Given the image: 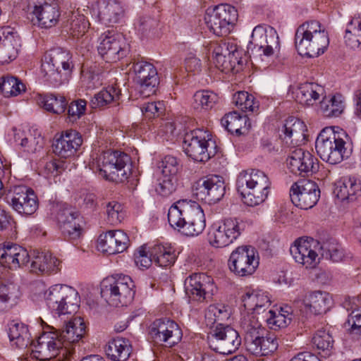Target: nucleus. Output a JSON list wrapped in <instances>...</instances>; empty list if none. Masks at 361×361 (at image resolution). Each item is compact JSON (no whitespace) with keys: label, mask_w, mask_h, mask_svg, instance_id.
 <instances>
[{"label":"nucleus","mask_w":361,"mask_h":361,"mask_svg":"<svg viewBox=\"0 0 361 361\" xmlns=\"http://www.w3.org/2000/svg\"><path fill=\"white\" fill-rule=\"evenodd\" d=\"M313 345L319 350L322 356L330 355L333 348L334 340L329 332L324 330L318 331L312 338Z\"/></svg>","instance_id":"obj_55"},{"label":"nucleus","mask_w":361,"mask_h":361,"mask_svg":"<svg viewBox=\"0 0 361 361\" xmlns=\"http://www.w3.org/2000/svg\"><path fill=\"white\" fill-rule=\"evenodd\" d=\"M324 247L326 257L333 262H338L337 240L327 239L322 245L320 242L312 237L302 236L294 240L290 247V253L294 261L305 269H314L320 262L319 253Z\"/></svg>","instance_id":"obj_2"},{"label":"nucleus","mask_w":361,"mask_h":361,"mask_svg":"<svg viewBox=\"0 0 361 361\" xmlns=\"http://www.w3.org/2000/svg\"><path fill=\"white\" fill-rule=\"evenodd\" d=\"M29 261L27 250L18 245H7L0 248V264L5 267L16 270L27 265Z\"/></svg>","instance_id":"obj_29"},{"label":"nucleus","mask_w":361,"mask_h":361,"mask_svg":"<svg viewBox=\"0 0 361 361\" xmlns=\"http://www.w3.org/2000/svg\"><path fill=\"white\" fill-rule=\"evenodd\" d=\"M226 185L224 178L216 175L204 176L197 180L192 187L193 195L198 200L209 204L220 201L224 196Z\"/></svg>","instance_id":"obj_17"},{"label":"nucleus","mask_w":361,"mask_h":361,"mask_svg":"<svg viewBox=\"0 0 361 361\" xmlns=\"http://www.w3.org/2000/svg\"><path fill=\"white\" fill-rule=\"evenodd\" d=\"M295 44L300 55L314 58L324 52L329 39L325 28L319 21L310 20L298 27Z\"/></svg>","instance_id":"obj_3"},{"label":"nucleus","mask_w":361,"mask_h":361,"mask_svg":"<svg viewBox=\"0 0 361 361\" xmlns=\"http://www.w3.org/2000/svg\"><path fill=\"white\" fill-rule=\"evenodd\" d=\"M283 132L286 137L291 138V142L299 144L305 140L307 127L303 121L295 117L288 118L284 124Z\"/></svg>","instance_id":"obj_49"},{"label":"nucleus","mask_w":361,"mask_h":361,"mask_svg":"<svg viewBox=\"0 0 361 361\" xmlns=\"http://www.w3.org/2000/svg\"><path fill=\"white\" fill-rule=\"evenodd\" d=\"M85 324L80 317H76L66 323L65 328L58 331L59 338L63 341V346L68 350L69 356L73 353V345L78 342L83 336Z\"/></svg>","instance_id":"obj_32"},{"label":"nucleus","mask_w":361,"mask_h":361,"mask_svg":"<svg viewBox=\"0 0 361 361\" xmlns=\"http://www.w3.org/2000/svg\"><path fill=\"white\" fill-rule=\"evenodd\" d=\"M20 298L18 288L8 279L0 277V311L16 305Z\"/></svg>","instance_id":"obj_41"},{"label":"nucleus","mask_w":361,"mask_h":361,"mask_svg":"<svg viewBox=\"0 0 361 361\" xmlns=\"http://www.w3.org/2000/svg\"><path fill=\"white\" fill-rule=\"evenodd\" d=\"M61 262L49 252H40L35 255L31 263L32 272L35 274H53L60 269Z\"/></svg>","instance_id":"obj_39"},{"label":"nucleus","mask_w":361,"mask_h":361,"mask_svg":"<svg viewBox=\"0 0 361 361\" xmlns=\"http://www.w3.org/2000/svg\"><path fill=\"white\" fill-rule=\"evenodd\" d=\"M135 263L137 267L140 269H147L151 265L153 260V257L150 255L148 256L146 247L142 245L140 247L134 254Z\"/></svg>","instance_id":"obj_63"},{"label":"nucleus","mask_w":361,"mask_h":361,"mask_svg":"<svg viewBox=\"0 0 361 361\" xmlns=\"http://www.w3.org/2000/svg\"><path fill=\"white\" fill-rule=\"evenodd\" d=\"M270 185L249 187L245 190H238L242 196L244 203L255 207L264 202L268 197Z\"/></svg>","instance_id":"obj_50"},{"label":"nucleus","mask_w":361,"mask_h":361,"mask_svg":"<svg viewBox=\"0 0 361 361\" xmlns=\"http://www.w3.org/2000/svg\"><path fill=\"white\" fill-rule=\"evenodd\" d=\"M130 157L121 151L108 150L90 164L91 169L105 180L123 182L128 177Z\"/></svg>","instance_id":"obj_6"},{"label":"nucleus","mask_w":361,"mask_h":361,"mask_svg":"<svg viewBox=\"0 0 361 361\" xmlns=\"http://www.w3.org/2000/svg\"><path fill=\"white\" fill-rule=\"evenodd\" d=\"M233 101L238 108L245 112H254L259 106L255 97L245 91L236 92L233 97Z\"/></svg>","instance_id":"obj_56"},{"label":"nucleus","mask_w":361,"mask_h":361,"mask_svg":"<svg viewBox=\"0 0 361 361\" xmlns=\"http://www.w3.org/2000/svg\"><path fill=\"white\" fill-rule=\"evenodd\" d=\"M324 89L315 82L301 84L298 90L296 97L298 102L305 106H313L324 98Z\"/></svg>","instance_id":"obj_38"},{"label":"nucleus","mask_w":361,"mask_h":361,"mask_svg":"<svg viewBox=\"0 0 361 361\" xmlns=\"http://www.w3.org/2000/svg\"><path fill=\"white\" fill-rule=\"evenodd\" d=\"M7 204L17 213L30 216L38 209V199L34 191L25 185L11 188L5 197Z\"/></svg>","instance_id":"obj_15"},{"label":"nucleus","mask_w":361,"mask_h":361,"mask_svg":"<svg viewBox=\"0 0 361 361\" xmlns=\"http://www.w3.org/2000/svg\"><path fill=\"white\" fill-rule=\"evenodd\" d=\"M245 308L256 314L264 312L271 305L267 293L262 290H248L242 296Z\"/></svg>","instance_id":"obj_35"},{"label":"nucleus","mask_w":361,"mask_h":361,"mask_svg":"<svg viewBox=\"0 0 361 361\" xmlns=\"http://www.w3.org/2000/svg\"><path fill=\"white\" fill-rule=\"evenodd\" d=\"M353 151L351 138L343 129H340V155L342 160L350 158Z\"/></svg>","instance_id":"obj_62"},{"label":"nucleus","mask_w":361,"mask_h":361,"mask_svg":"<svg viewBox=\"0 0 361 361\" xmlns=\"http://www.w3.org/2000/svg\"><path fill=\"white\" fill-rule=\"evenodd\" d=\"M305 307L314 314L326 312L331 305V298L329 293L314 291L310 293L305 299Z\"/></svg>","instance_id":"obj_44"},{"label":"nucleus","mask_w":361,"mask_h":361,"mask_svg":"<svg viewBox=\"0 0 361 361\" xmlns=\"http://www.w3.org/2000/svg\"><path fill=\"white\" fill-rule=\"evenodd\" d=\"M121 4L114 0L97 1V16L106 25L116 23L123 16Z\"/></svg>","instance_id":"obj_33"},{"label":"nucleus","mask_w":361,"mask_h":361,"mask_svg":"<svg viewBox=\"0 0 361 361\" xmlns=\"http://www.w3.org/2000/svg\"><path fill=\"white\" fill-rule=\"evenodd\" d=\"M44 331L36 341L32 342V354L38 361H68L69 351L63 346L59 338L58 330Z\"/></svg>","instance_id":"obj_8"},{"label":"nucleus","mask_w":361,"mask_h":361,"mask_svg":"<svg viewBox=\"0 0 361 361\" xmlns=\"http://www.w3.org/2000/svg\"><path fill=\"white\" fill-rule=\"evenodd\" d=\"M207 27L217 36H226L238 20L236 8L229 4H220L207 12L204 17Z\"/></svg>","instance_id":"obj_13"},{"label":"nucleus","mask_w":361,"mask_h":361,"mask_svg":"<svg viewBox=\"0 0 361 361\" xmlns=\"http://www.w3.org/2000/svg\"><path fill=\"white\" fill-rule=\"evenodd\" d=\"M186 294L193 300L202 302L212 298L215 286L211 277L204 274H194L185 281Z\"/></svg>","instance_id":"obj_22"},{"label":"nucleus","mask_w":361,"mask_h":361,"mask_svg":"<svg viewBox=\"0 0 361 361\" xmlns=\"http://www.w3.org/2000/svg\"><path fill=\"white\" fill-rule=\"evenodd\" d=\"M73 68L71 53L59 47L47 51L42 61L43 76L47 82L54 86H59L68 82Z\"/></svg>","instance_id":"obj_5"},{"label":"nucleus","mask_w":361,"mask_h":361,"mask_svg":"<svg viewBox=\"0 0 361 361\" xmlns=\"http://www.w3.org/2000/svg\"><path fill=\"white\" fill-rule=\"evenodd\" d=\"M322 111L324 116L333 117L337 116L338 111V104L337 103L336 97L334 95L329 99L324 96L320 101Z\"/></svg>","instance_id":"obj_64"},{"label":"nucleus","mask_w":361,"mask_h":361,"mask_svg":"<svg viewBox=\"0 0 361 361\" xmlns=\"http://www.w3.org/2000/svg\"><path fill=\"white\" fill-rule=\"evenodd\" d=\"M149 334L154 343L168 347L179 343L183 336L178 325L169 319L155 320L149 327Z\"/></svg>","instance_id":"obj_20"},{"label":"nucleus","mask_w":361,"mask_h":361,"mask_svg":"<svg viewBox=\"0 0 361 361\" xmlns=\"http://www.w3.org/2000/svg\"><path fill=\"white\" fill-rule=\"evenodd\" d=\"M271 185L267 175L256 169H250L240 173L236 180L237 190H245L249 187Z\"/></svg>","instance_id":"obj_36"},{"label":"nucleus","mask_w":361,"mask_h":361,"mask_svg":"<svg viewBox=\"0 0 361 361\" xmlns=\"http://www.w3.org/2000/svg\"><path fill=\"white\" fill-rule=\"evenodd\" d=\"M90 25L89 20L84 15L73 12L64 25V29L73 37L79 38L85 35Z\"/></svg>","instance_id":"obj_48"},{"label":"nucleus","mask_w":361,"mask_h":361,"mask_svg":"<svg viewBox=\"0 0 361 361\" xmlns=\"http://www.w3.org/2000/svg\"><path fill=\"white\" fill-rule=\"evenodd\" d=\"M221 123L228 132L238 135L247 133L250 128L248 118L246 116H240L236 111L226 114L221 118Z\"/></svg>","instance_id":"obj_42"},{"label":"nucleus","mask_w":361,"mask_h":361,"mask_svg":"<svg viewBox=\"0 0 361 361\" xmlns=\"http://www.w3.org/2000/svg\"><path fill=\"white\" fill-rule=\"evenodd\" d=\"M154 262L161 267H169L176 261L175 250L169 244H156L151 248Z\"/></svg>","instance_id":"obj_45"},{"label":"nucleus","mask_w":361,"mask_h":361,"mask_svg":"<svg viewBox=\"0 0 361 361\" xmlns=\"http://www.w3.org/2000/svg\"><path fill=\"white\" fill-rule=\"evenodd\" d=\"M22 8L28 18H36L41 27L50 28L59 20L60 12L54 0H23Z\"/></svg>","instance_id":"obj_9"},{"label":"nucleus","mask_w":361,"mask_h":361,"mask_svg":"<svg viewBox=\"0 0 361 361\" xmlns=\"http://www.w3.org/2000/svg\"><path fill=\"white\" fill-rule=\"evenodd\" d=\"M320 197V190L317 184L310 180H302L295 183L290 190L291 202L302 209L312 208Z\"/></svg>","instance_id":"obj_21"},{"label":"nucleus","mask_w":361,"mask_h":361,"mask_svg":"<svg viewBox=\"0 0 361 361\" xmlns=\"http://www.w3.org/2000/svg\"><path fill=\"white\" fill-rule=\"evenodd\" d=\"M128 241V237L123 231L111 230L99 235L97 248L103 253L116 255L127 248Z\"/></svg>","instance_id":"obj_27"},{"label":"nucleus","mask_w":361,"mask_h":361,"mask_svg":"<svg viewBox=\"0 0 361 361\" xmlns=\"http://www.w3.org/2000/svg\"><path fill=\"white\" fill-rule=\"evenodd\" d=\"M101 295L112 306H125L131 302L135 291L134 283L127 275L116 274L104 279L101 285Z\"/></svg>","instance_id":"obj_7"},{"label":"nucleus","mask_w":361,"mask_h":361,"mask_svg":"<svg viewBox=\"0 0 361 361\" xmlns=\"http://www.w3.org/2000/svg\"><path fill=\"white\" fill-rule=\"evenodd\" d=\"M120 90L114 86H109L96 94L91 100L92 108L103 107L119 98Z\"/></svg>","instance_id":"obj_54"},{"label":"nucleus","mask_w":361,"mask_h":361,"mask_svg":"<svg viewBox=\"0 0 361 361\" xmlns=\"http://www.w3.org/2000/svg\"><path fill=\"white\" fill-rule=\"evenodd\" d=\"M287 166L293 174L305 177L317 171L319 161L309 151L296 148L287 159Z\"/></svg>","instance_id":"obj_23"},{"label":"nucleus","mask_w":361,"mask_h":361,"mask_svg":"<svg viewBox=\"0 0 361 361\" xmlns=\"http://www.w3.org/2000/svg\"><path fill=\"white\" fill-rule=\"evenodd\" d=\"M87 103L83 99H78L71 102L68 107L69 121L75 122L85 114Z\"/></svg>","instance_id":"obj_61"},{"label":"nucleus","mask_w":361,"mask_h":361,"mask_svg":"<svg viewBox=\"0 0 361 361\" xmlns=\"http://www.w3.org/2000/svg\"><path fill=\"white\" fill-rule=\"evenodd\" d=\"M20 39L16 32L6 27L0 30V63H9L18 54Z\"/></svg>","instance_id":"obj_31"},{"label":"nucleus","mask_w":361,"mask_h":361,"mask_svg":"<svg viewBox=\"0 0 361 361\" xmlns=\"http://www.w3.org/2000/svg\"><path fill=\"white\" fill-rule=\"evenodd\" d=\"M176 180L177 178H171V177L161 175L157 179V192L163 197L169 196L175 191Z\"/></svg>","instance_id":"obj_60"},{"label":"nucleus","mask_w":361,"mask_h":361,"mask_svg":"<svg viewBox=\"0 0 361 361\" xmlns=\"http://www.w3.org/2000/svg\"><path fill=\"white\" fill-rule=\"evenodd\" d=\"M56 218L63 233L71 239H78L82 234V228L79 224L78 213L66 204H56Z\"/></svg>","instance_id":"obj_26"},{"label":"nucleus","mask_w":361,"mask_h":361,"mask_svg":"<svg viewBox=\"0 0 361 361\" xmlns=\"http://www.w3.org/2000/svg\"><path fill=\"white\" fill-rule=\"evenodd\" d=\"M259 264L257 252L250 245L238 246L233 250L228 260L230 271L238 277L252 275Z\"/></svg>","instance_id":"obj_11"},{"label":"nucleus","mask_w":361,"mask_h":361,"mask_svg":"<svg viewBox=\"0 0 361 361\" xmlns=\"http://www.w3.org/2000/svg\"><path fill=\"white\" fill-rule=\"evenodd\" d=\"M161 175L165 176V177H171V178H176L180 166L175 157L166 156L161 161Z\"/></svg>","instance_id":"obj_59"},{"label":"nucleus","mask_w":361,"mask_h":361,"mask_svg":"<svg viewBox=\"0 0 361 361\" xmlns=\"http://www.w3.org/2000/svg\"><path fill=\"white\" fill-rule=\"evenodd\" d=\"M201 130H192L184 137L183 147L185 154L200 162L208 161L216 153L215 142Z\"/></svg>","instance_id":"obj_10"},{"label":"nucleus","mask_w":361,"mask_h":361,"mask_svg":"<svg viewBox=\"0 0 361 361\" xmlns=\"http://www.w3.org/2000/svg\"><path fill=\"white\" fill-rule=\"evenodd\" d=\"M132 350L130 341L123 337L114 338L105 347L106 355L112 361L128 360Z\"/></svg>","instance_id":"obj_37"},{"label":"nucleus","mask_w":361,"mask_h":361,"mask_svg":"<svg viewBox=\"0 0 361 361\" xmlns=\"http://www.w3.org/2000/svg\"><path fill=\"white\" fill-rule=\"evenodd\" d=\"M208 343L216 353L228 355L238 349L241 338L238 332L231 326L219 324L209 334Z\"/></svg>","instance_id":"obj_14"},{"label":"nucleus","mask_w":361,"mask_h":361,"mask_svg":"<svg viewBox=\"0 0 361 361\" xmlns=\"http://www.w3.org/2000/svg\"><path fill=\"white\" fill-rule=\"evenodd\" d=\"M245 333L246 350L257 357L268 356L279 347L277 338L267 333L254 316L244 317L240 323Z\"/></svg>","instance_id":"obj_4"},{"label":"nucleus","mask_w":361,"mask_h":361,"mask_svg":"<svg viewBox=\"0 0 361 361\" xmlns=\"http://www.w3.org/2000/svg\"><path fill=\"white\" fill-rule=\"evenodd\" d=\"M15 141L18 142L25 150L28 152L35 153L43 148L44 141L40 132L37 130H29L25 134L23 132H18L15 134Z\"/></svg>","instance_id":"obj_43"},{"label":"nucleus","mask_w":361,"mask_h":361,"mask_svg":"<svg viewBox=\"0 0 361 361\" xmlns=\"http://www.w3.org/2000/svg\"><path fill=\"white\" fill-rule=\"evenodd\" d=\"M168 221L170 226L187 236H197L206 226L204 211L195 201L182 199L174 202L169 209Z\"/></svg>","instance_id":"obj_1"},{"label":"nucleus","mask_w":361,"mask_h":361,"mask_svg":"<svg viewBox=\"0 0 361 361\" xmlns=\"http://www.w3.org/2000/svg\"><path fill=\"white\" fill-rule=\"evenodd\" d=\"M230 317V312L223 305H212L205 312V322L207 326L213 328L214 325L222 324Z\"/></svg>","instance_id":"obj_53"},{"label":"nucleus","mask_w":361,"mask_h":361,"mask_svg":"<svg viewBox=\"0 0 361 361\" xmlns=\"http://www.w3.org/2000/svg\"><path fill=\"white\" fill-rule=\"evenodd\" d=\"M106 209L107 219L110 224L117 225L124 219L125 212L122 205L118 202H108Z\"/></svg>","instance_id":"obj_58"},{"label":"nucleus","mask_w":361,"mask_h":361,"mask_svg":"<svg viewBox=\"0 0 361 361\" xmlns=\"http://www.w3.org/2000/svg\"><path fill=\"white\" fill-rule=\"evenodd\" d=\"M135 80L140 85L141 94L149 97L157 91L159 78L156 68L150 63L137 61L133 63Z\"/></svg>","instance_id":"obj_24"},{"label":"nucleus","mask_w":361,"mask_h":361,"mask_svg":"<svg viewBox=\"0 0 361 361\" xmlns=\"http://www.w3.org/2000/svg\"><path fill=\"white\" fill-rule=\"evenodd\" d=\"M97 50L108 63H114L123 58L128 52L124 37L114 30H107L99 37Z\"/></svg>","instance_id":"obj_18"},{"label":"nucleus","mask_w":361,"mask_h":361,"mask_svg":"<svg viewBox=\"0 0 361 361\" xmlns=\"http://www.w3.org/2000/svg\"><path fill=\"white\" fill-rule=\"evenodd\" d=\"M340 183V206L353 203L361 195V181L357 177L344 176Z\"/></svg>","instance_id":"obj_34"},{"label":"nucleus","mask_w":361,"mask_h":361,"mask_svg":"<svg viewBox=\"0 0 361 361\" xmlns=\"http://www.w3.org/2000/svg\"><path fill=\"white\" fill-rule=\"evenodd\" d=\"M44 298L49 310L59 308L57 301L68 300L71 311H77L79 307L80 298L78 291L66 285L56 284L49 288L44 293Z\"/></svg>","instance_id":"obj_25"},{"label":"nucleus","mask_w":361,"mask_h":361,"mask_svg":"<svg viewBox=\"0 0 361 361\" xmlns=\"http://www.w3.org/2000/svg\"><path fill=\"white\" fill-rule=\"evenodd\" d=\"M219 101V96L214 92L200 90L196 92L192 98V106L197 111L212 109Z\"/></svg>","instance_id":"obj_51"},{"label":"nucleus","mask_w":361,"mask_h":361,"mask_svg":"<svg viewBox=\"0 0 361 361\" xmlns=\"http://www.w3.org/2000/svg\"><path fill=\"white\" fill-rule=\"evenodd\" d=\"M336 126L324 128L317 137L315 148L320 158L332 166L338 163V135Z\"/></svg>","instance_id":"obj_19"},{"label":"nucleus","mask_w":361,"mask_h":361,"mask_svg":"<svg viewBox=\"0 0 361 361\" xmlns=\"http://www.w3.org/2000/svg\"><path fill=\"white\" fill-rule=\"evenodd\" d=\"M241 231L240 224L237 219L226 218L209 226L207 241L213 247H226L239 238Z\"/></svg>","instance_id":"obj_12"},{"label":"nucleus","mask_w":361,"mask_h":361,"mask_svg":"<svg viewBox=\"0 0 361 361\" xmlns=\"http://www.w3.org/2000/svg\"><path fill=\"white\" fill-rule=\"evenodd\" d=\"M82 143V138L78 132L66 130L53 143V151L59 157L66 159L73 156Z\"/></svg>","instance_id":"obj_28"},{"label":"nucleus","mask_w":361,"mask_h":361,"mask_svg":"<svg viewBox=\"0 0 361 361\" xmlns=\"http://www.w3.org/2000/svg\"><path fill=\"white\" fill-rule=\"evenodd\" d=\"M212 48L214 63L218 68L222 71L230 70L234 68L236 63H241L238 59L240 53L235 47L231 46V49H229L226 43H215L212 45Z\"/></svg>","instance_id":"obj_30"},{"label":"nucleus","mask_w":361,"mask_h":361,"mask_svg":"<svg viewBox=\"0 0 361 361\" xmlns=\"http://www.w3.org/2000/svg\"><path fill=\"white\" fill-rule=\"evenodd\" d=\"M343 307L347 312L350 311L343 326L352 334L361 335V307H357L354 300H345Z\"/></svg>","instance_id":"obj_47"},{"label":"nucleus","mask_w":361,"mask_h":361,"mask_svg":"<svg viewBox=\"0 0 361 361\" xmlns=\"http://www.w3.org/2000/svg\"><path fill=\"white\" fill-rule=\"evenodd\" d=\"M39 101L44 109L56 114L63 113L67 106V101L62 95L47 94L41 96Z\"/></svg>","instance_id":"obj_52"},{"label":"nucleus","mask_w":361,"mask_h":361,"mask_svg":"<svg viewBox=\"0 0 361 361\" xmlns=\"http://www.w3.org/2000/svg\"><path fill=\"white\" fill-rule=\"evenodd\" d=\"M8 334L11 345L18 348H25L32 342L27 326L23 323L11 322Z\"/></svg>","instance_id":"obj_40"},{"label":"nucleus","mask_w":361,"mask_h":361,"mask_svg":"<svg viewBox=\"0 0 361 361\" xmlns=\"http://www.w3.org/2000/svg\"><path fill=\"white\" fill-rule=\"evenodd\" d=\"M266 320L271 329L278 330L285 328L291 321L290 308L288 306L275 307L267 312Z\"/></svg>","instance_id":"obj_46"},{"label":"nucleus","mask_w":361,"mask_h":361,"mask_svg":"<svg viewBox=\"0 0 361 361\" xmlns=\"http://www.w3.org/2000/svg\"><path fill=\"white\" fill-rule=\"evenodd\" d=\"M279 35L274 28L267 25L256 26L252 33L248 49L252 52L270 56L280 49Z\"/></svg>","instance_id":"obj_16"},{"label":"nucleus","mask_w":361,"mask_h":361,"mask_svg":"<svg viewBox=\"0 0 361 361\" xmlns=\"http://www.w3.org/2000/svg\"><path fill=\"white\" fill-rule=\"evenodd\" d=\"M0 90L6 97L17 96L25 91V86L18 78L8 76L0 83Z\"/></svg>","instance_id":"obj_57"}]
</instances>
